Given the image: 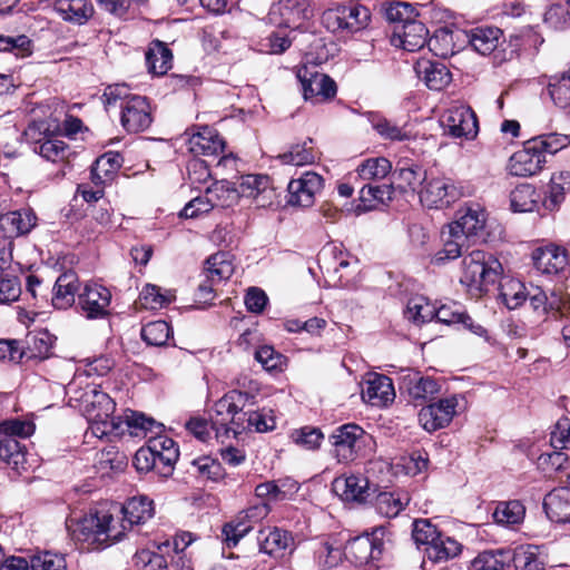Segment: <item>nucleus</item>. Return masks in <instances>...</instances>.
Segmentation results:
<instances>
[{
  "label": "nucleus",
  "mask_w": 570,
  "mask_h": 570,
  "mask_svg": "<svg viewBox=\"0 0 570 570\" xmlns=\"http://www.w3.org/2000/svg\"><path fill=\"white\" fill-rule=\"evenodd\" d=\"M114 510L122 514L115 519L110 510H95L85 517L67 521L73 540L82 543L85 549L102 550L120 541L127 530L134 525L145 524L155 514L154 502L146 495L132 497Z\"/></svg>",
  "instance_id": "f257e3e1"
},
{
  "label": "nucleus",
  "mask_w": 570,
  "mask_h": 570,
  "mask_svg": "<svg viewBox=\"0 0 570 570\" xmlns=\"http://www.w3.org/2000/svg\"><path fill=\"white\" fill-rule=\"evenodd\" d=\"M255 396L238 390L226 393L210 411V426L216 431V436L228 435L232 431L236 434L238 429H245L243 410L247 403L254 404Z\"/></svg>",
  "instance_id": "f03ea898"
},
{
  "label": "nucleus",
  "mask_w": 570,
  "mask_h": 570,
  "mask_svg": "<svg viewBox=\"0 0 570 570\" xmlns=\"http://www.w3.org/2000/svg\"><path fill=\"white\" fill-rule=\"evenodd\" d=\"M502 272V265L495 257L476 249L463 257L460 282L473 295H480L488 285L497 282Z\"/></svg>",
  "instance_id": "7ed1b4c3"
},
{
  "label": "nucleus",
  "mask_w": 570,
  "mask_h": 570,
  "mask_svg": "<svg viewBox=\"0 0 570 570\" xmlns=\"http://www.w3.org/2000/svg\"><path fill=\"white\" fill-rule=\"evenodd\" d=\"M338 462H351L363 456L364 448L373 443V438L354 423L341 425L330 436Z\"/></svg>",
  "instance_id": "20e7f679"
},
{
  "label": "nucleus",
  "mask_w": 570,
  "mask_h": 570,
  "mask_svg": "<svg viewBox=\"0 0 570 570\" xmlns=\"http://www.w3.org/2000/svg\"><path fill=\"white\" fill-rule=\"evenodd\" d=\"M399 385L401 392L406 394L415 406L431 401L441 390L438 380L411 368L401 371Z\"/></svg>",
  "instance_id": "39448f33"
},
{
  "label": "nucleus",
  "mask_w": 570,
  "mask_h": 570,
  "mask_svg": "<svg viewBox=\"0 0 570 570\" xmlns=\"http://www.w3.org/2000/svg\"><path fill=\"white\" fill-rule=\"evenodd\" d=\"M312 17L313 10L307 0H279L268 13L272 23L291 29V32L302 29Z\"/></svg>",
  "instance_id": "423d86ee"
},
{
  "label": "nucleus",
  "mask_w": 570,
  "mask_h": 570,
  "mask_svg": "<svg viewBox=\"0 0 570 570\" xmlns=\"http://www.w3.org/2000/svg\"><path fill=\"white\" fill-rule=\"evenodd\" d=\"M69 401L77 403L73 405L80 409L87 420H107V417L112 416L116 409L114 400L95 385H88L79 395L76 391L75 396H70Z\"/></svg>",
  "instance_id": "0eeeda50"
},
{
  "label": "nucleus",
  "mask_w": 570,
  "mask_h": 570,
  "mask_svg": "<svg viewBox=\"0 0 570 570\" xmlns=\"http://www.w3.org/2000/svg\"><path fill=\"white\" fill-rule=\"evenodd\" d=\"M296 77L301 82L305 100L320 104L334 98L336 95L335 81L325 73L302 67L297 70Z\"/></svg>",
  "instance_id": "6e6552de"
},
{
  "label": "nucleus",
  "mask_w": 570,
  "mask_h": 570,
  "mask_svg": "<svg viewBox=\"0 0 570 570\" xmlns=\"http://www.w3.org/2000/svg\"><path fill=\"white\" fill-rule=\"evenodd\" d=\"M419 194L421 203L430 208L449 206L464 195L461 186L445 177L426 180Z\"/></svg>",
  "instance_id": "1a4fd4ad"
},
{
  "label": "nucleus",
  "mask_w": 570,
  "mask_h": 570,
  "mask_svg": "<svg viewBox=\"0 0 570 570\" xmlns=\"http://www.w3.org/2000/svg\"><path fill=\"white\" fill-rule=\"evenodd\" d=\"M458 404V396L452 395L423 406L417 414L420 425L430 433L445 428L456 414Z\"/></svg>",
  "instance_id": "9d476101"
},
{
  "label": "nucleus",
  "mask_w": 570,
  "mask_h": 570,
  "mask_svg": "<svg viewBox=\"0 0 570 570\" xmlns=\"http://www.w3.org/2000/svg\"><path fill=\"white\" fill-rule=\"evenodd\" d=\"M121 126L128 132L144 131L153 122L150 106L146 97L132 96L120 105Z\"/></svg>",
  "instance_id": "9b49d317"
},
{
  "label": "nucleus",
  "mask_w": 570,
  "mask_h": 570,
  "mask_svg": "<svg viewBox=\"0 0 570 570\" xmlns=\"http://www.w3.org/2000/svg\"><path fill=\"white\" fill-rule=\"evenodd\" d=\"M532 139L527 141L524 147L515 153L509 159L507 169L510 175L515 177H530L537 175L546 164L544 155L539 151Z\"/></svg>",
  "instance_id": "f8f14e48"
},
{
  "label": "nucleus",
  "mask_w": 570,
  "mask_h": 570,
  "mask_svg": "<svg viewBox=\"0 0 570 570\" xmlns=\"http://www.w3.org/2000/svg\"><path fill=\"white\" fill-rule=\"evenodd\" d=\"M322 176L306 171L299 178L289 181L287 203L291 206L309 207L314 204L315 195L322 189Z\"/></svg>",
  "instance_id": "ddd939ff"
},
{
  "label": "nucleus",
  "mask_w": 570,
  "mask_h": 570,
  "mask_svg": "<svg viewBox=\"0 0 570 570\" xmlns=\"http://www.w3.org/2000/svg\"><path fill=\"white\" fill-rule=\"evenodd\" d=\"M43 124L29 125L24 130V136L28 141L36 144L35 151L45 159L58 163L66 159L68 155L67 144L59 138L48 137L41 131Z\"/></svg>",
  "instance_id": "4468645a"
},
{
  "label": "nucleus",
  "mask_w": 570,
  "mask_h": 570,
  "mask_svg": "<svg viewBox=\"0 0 570 570\" xmlns=\"http://www.w3.org/2000/svg\"><path fill=\"white\" fill-rule=\"evenodd\" d=\"M442 124L453 137L474 138L478 134V120L474 111L466 106H454L446 110Z\"/></svg>",
  "instance_id": "2eb2a0df"
},
{
  "label": "nucleus",
  "mask_w": 570,
  "mask_h": 570,
  "mask_svg": "<svg viewBox=\"0 0 570 570\" xmlns=\"http://www.w3.org/2000/svg\"><path fill=\"white\" fill-rule=\"evenodd\" d=\"M111 294L106 287L88 283L78 293V306L87 318H100L107 315Z\"/></svg>",
  "instance_id": "dca6fc26"
},
{
  "label": "nucleus",
  "mask_w": 570,
  "mask_h": 570,
  "mask_svg": "<svg viewBox=\"0 0 570 570\" xmlns=\"http://www.w3.org/2000/svg\"><path fill=\"white\" fill-rule=\"evenodd\" d=\"M361 395L372 406H386L395 397L392 380L383 374L371 373L362 384Z\"/></svg>",
  "instance_id": "f3484780"
},
{
  "label": "nucleus",
  "mask_w": 570,
  "mask_h": 570,
  "mask_svg": "<svg viewBox=\"0 0 570 570\" xmlns=\"http://www.w3.org/2000/svg\"><path fill=\"white\" fill-rule=\"evenodd\" d=\"M487 213L480 204H469L462 209L461 216L450 224V230L468 236V240L473 244L476 238L482 236L485 227Z\"/></svg>",
  "instance_id": "a211bd4d"
},
{
  "label": "nucleus",
  "mask_w": 570,
  "mask_h": 570,
  "mask_svg": "<svg viewBox=\"0 0 570 570\" xmlns=\"http://www.w3.org/2000/svg\"><path fill=\"white\" fill-rule=\"evenodd\" d=\"M393 33L401 39L403 49L412 52L422 49L426 43L430 49H434L440 37L435 35L428 40L429 30L415 18L409 23L395 26Z\"/></svg>",
  "instance_id": "6ab92c4d"
},
{
  "label": "nucleus",
  "mask_w": 570,
  "mask_h": 570,
  "mask_svg": "<svg viewBox=\"0 0 570 570\" xmlns=\"http://www.w3.org/2000/svg\"><path fill=\"white\" fill-rule=\"evenodd\" d=\"M187 147L195 156H219L224 153L225 142L216 129L203 126L190 135Z\"/></svg>",
  "instance_id": "aec40b11"
},
{
  "label": "nucleus",
  "mask_w": 570,
  "mask_h": 570,
  "mask_svg": "<svg viewBox=\"0 0 570 570\" xmlns=\"http://www.w3.org/2000/svg\"><path fill=\"white\" fill-rule=\"evenodd\" d=\"M534 267L542 274L554 275L568 266V256L563 248L556 245L538 247L532 253Z\"/></svg>",
  "instance_id": "412c9836"
},
{
  "label": "nucleus",
  "mask_w": 570,
  "mask_h": 570,
  "mask_svg": "<svg viewBox=\"0 0 570 570\" xmlns=\"http://www.w3.org/2000/svg\"><path fill=\"white\" fill-rule=\"evenodd\" d=\"M332 488L344 501L365 502L371 497L368 481L361 475L338 476L333 481Z\"/></svg>",
  "instance_id": "4be33fe9"
},
{
  "label": "nucleus",
  "mask_w": 570,
  "mask_h": 570,
  "mask_svg": "<svg viewBox=\"0 0 570 570\" xmlns=\"http://www.w3.org/2000/svg\"><path fill=\"white\" fill-rule=\"evenodd\" d=\"M382 550V541L365 534L350 540L345 546L344 556L353 562L362 564L379 559Z\"/></svg>",
  "instance_id": "5701e85b"
},
{
  "label": "nucleus",
  "mask_w": 570,
  "mask_h": 570,
  "mask_svg": "<svg viewBox=\"0 0 570 570\" xmlns=\"http://www.w3.org/2000/svg\"><path fill=\"white\" fill-rule=\"evenodd\" d=\"M37 217L29 209L0 214V229L8 238L28 234L36 226Z\"/></svg>",
  "instance_id": "b1692460"
},
{
  "label": "nucleus",
  "mask_w": 570,
  "mask_h": 570,
  "mask_svg": "<svg viewBox=\"0 0 570 570\" xmlns=\"http://www.w3.org/2000/svg\"><path fill=\"white\" fill-rule=\"evenodd\" d=\"M442 242L443 247L432 257V263L435 265H443L459 258L472 245L468 240V236L456 233V230H450V225L448 232H442Z\"/></svg>",
  "instance_id": "393cba45"
},
{
  "label": "nucleus",
  "mask_w": 570,
  "mask_h": 570,
  "mask_svg": "<svg viewBox=\"0 0 570 570\" xmlns=\"http://www.w3.org/2000/svg\"><path fill=\"white\" fill-rule=\"evenodd\" d=\"M257 539L261 551L272 557H281L287 549L292 551L294 546L292 534L279 528L261 530Z\"/></svg>",
  "instance_id": "a878e982"
},
{
  "label": "nucleus",
  "mask_w": 570,
  "mask_h": 570,
  "mask_svg": "<svg viewBox=\"0 0 570 570\" xmlns=\"http://www.w3.org/2000/svg\"><path fill=\"white\" fill-rule=\"evenodd\" d=\"M543 509L551 521L570 523V488H559L549 492L544 497Z\"/></svg>",
  "instance_id": "bb28decb"
},
{
  "label": "nucleus",
  "mask_w": 570,
  "mask_h": 570,
  "mask_svg": "<svg viewBox=\"0 0 570 570\" xmlns=\"http://www.w3.org/2000/svg\"><path fill=\"white\" fill-rule=\"evenodd\" d=\"M79 292V281L73 272L61 274L52 289V305L57 309H66L75 304L76 293Z\"/></svg>",
  "instance_id": "cd10ccee"
},
{
  "label": "nucleus",
  "mask_w": 570,
  "mask_h": 570,
  "mask_svg": "<svg viewBox=\"0 0 570 570\" xmlns=\"http://www.w3.org/2000/svg\"><path fill=\"white\" fill-rule=\"evenodd\" d=\"M415 71L432 90H441L451 82L450 70L440 61L420 60L416 62Z\"/></svg>",
  "instance_id": "c85d7f7f"
},
{
  "label": "nucleus",
  "mask_w": 570,
  "mask_h": 570,
  "mask_svg": "<svg viewBox=\"0 0 570 570\" xmlns=\"http://www.w3.org/2000/svg\"><path fill=\"white\" fill-rule=\"evenodd\" d=\"M512 561L515 570H546L548 554L543 547L520 546L514 549Z\"/></svg>",
  "instance_id": "c756f323"
},
{
  "label": "nucleus",
  "mask_w": 570,
  "mask_h": 570,
  "mask_svg": "<svg viewBox=\"0 0 570 570\" xmlns=\"http://www.w3.org/2000/svg\"><path fill=\"white\" fill-rule=\"evenodd\" d=\"M55 10L65 21L76 24L86 23L94 14V7L87 0H57Z\"/></svg>",
  "instance_id": "7c9ffc66"
},
{
  "label": "nucleus",
  "mask_w": 570,
  "mask_h": 570,
  "mask_svg": "<svg viewBox=\"0 0 570 570\" xmlns=\"http://www.w3.org/2000/svg\"><path fill=\"white\" fill-rule=\"evenodd\" d=\"M146 63L149 72L163 76L173 66V52L165 42L153 40L146 51Z\"/></svg>",
  "instance_id": "2f4dec72"
},
{
  "label": "nucleus",
  "mask_w": 570,
  "mask_h": 570,
  "mask_svg": "<svg viewBox=\"0 0 570 570\" xmlns=\"http://www.w3.org/2000/svg\"><path fill=\"white\" fill-rule=\"evenodd\" d=\"M406 492H380L374 498L373 505L376 512L385 518H395L409 504Z\"/></svg>",
  "instance_id": "473e14b6"
},
{
  "label": "nucleus",
  "mask_w": 570,
  "mask_h": 570,
  "mask_svg": "<svg viewBox=\"0 0 570 570\" xmlns=\"http://www.w3.org/2000/svg\"><path fill=\"white\" fill-rule=\"evenodd\" d=\"M501 36L502 31L497 27H476L468 35L470 45L483 56L498 47Z\"/></svg>",
  "instance_id": "72a5a7b5"
},
{
  "label": "nucleus",
  "mask_w": 570,
  "mask_h": 570,
  "mask_svg": "<svg viewBox=\"0 0 570 570\" xmlns=\"http://www.w3.org/2000/svg\"><path fill=\"white\" fill-rule=\"evenodd\" d=\"M119 154L107 153L96 159L91 167V180L95 185H104L110 181L121 167Z\"/></svg>",
  "instance_id": "f704fd0d"
},
{
  "label": "nucleus",
  "mask_w": 570,
  "mask_h": 570,
  "mask_svg": "<svg viewBox=\"0 0 570 570\" xmlns=\"http://www.w3.org/2000/svg\"><path fill=\"white\" fill-rule=\"evenodd\" d=\"M540 195L530 184L518 185L510 194V206L513 212L528 213L539 210Z\"/></svg>",
  "instance_id": "c9c22d12"
},
{
  "label": "nucleus",
  "mask_w": 570,
  "mask_h": 570,
  "mask_svg": "<svg viewBox=\"0 0 570 570\" xmlns=\"http://www.w3.org/2000/svg\"><path fill=\"white\" fill-rule=\"evenodd\" d=\"M242 194L247 197H253L257 200L258 206H265L266 203L259 200V197L265 198V194L269 197L273 195V189L269 187V178L265 175H246L242 178L240 183Z\"/></svg>",
  "instance_id": "e433bc0d"
},
{
  "label": "nucleus",
  "mask_w": 570,
  "mask_h": 570,
  "mask_svg": "<svg viewBox=\"0 0 570 570\" xmlns=\"http://www.w3.org/2000/svg\"><path fill=\"white\" fill-rule=\"evenodd\" d=\"M460 552L461 544L456 540L450 537L443 538L441 534L433 544L425 549L426 557L433 562L448 561L456 557Z\"/></svg>",
  "instance_id": "4c0bfd02"
},
{
  "label": "nucleus",
  "mask_w": 570,
  "mask_h": 570,
  "mask_svg": "<svg viewBox=\"0 0 570 570\" xmlns=\"http://www.w3.org/2000/svg\"><path fill=\"white\" fill-rule=\"evenodd\" d=\"M234 273V266L228 258V254L218 252L209 256L205 263L206 278L222 282L228 279Z\"/></svg>",
  "instance_id": "58836bf2"
},
{
  "label": "nucleus",
  "mask_w": 570,
  "mask_h": 570,
  "mask_svg": "<svg viewBox=\"0 0 570 570\" xmlns=\"http://www.w3.org/2000/svg\"><path fill=\"white\" fill-rule=\"evenodd\" d=\"M525 509L518 500L499 502L493 512V519L498 524L513 525L524 518Z\"/></svg>",
  "instance_id": "ea45409f"
},
{
  "label": "nucleus",
  "mask_w": 570,
  "mask_h": 570,
  "mask_svg": "<svg viewBox=\"0 0 570 570\" xmlns=\"http://www.w3.org/2000/svg\"><path fill=\"white\" fill-rule=\"evenodd\" d=\"M174 294L165 291L159 286L147 284L140 292L138 303L146 309H159L171 303Z\"/></svg>",
  "instance_id": "a19ab883"
},
{
  "label": "nucleus",
  "mask_w": 570,
  "mask_h": 570,
  "mask_svg": "<svg viewBox=\"0 0 570 570\" xmlns=\"http://www.w3.org/2000/svg\"><path fill=\"white\" fill-rule=\"evenodd\" d=\"M313 139L308 138L303 144H296L291 149L278 156L281 161L285 165L304 166L313 164L316 159V154L312 145Z\"/></svg>",
  "instance_id": "79ce46f5"
},
{
  "label": "nucleus",
  "mask_w": 570,
  "mask_h": 570,
  "mask_svg": "<svg viewBox=\"0 0 570 570\" xmlns=\"http://www.w3.org/2000/svg\"><path fill=\"white\" fill-rule=\"evenodd\" d=\"M524 285L517 279L507 278L500 283V297L509 309L523 304L527 298Z\"/></svg>",
  "instance_id": "37998d69"
},
{
  "label": "nucleus",
  "mask_w": 570,
  "mask_h": 570,
  "mask_svg": "<svg viewBox=\"0 0 570 570\" xmlns=\"http://www.w3.org/2000/svg\"><path fill=\"white\" fill-rule=\"evenodd\" d=\"M206 194L214 207H229L238 199V191L226 180L215 181L206 188Z\"/></svg>",
  "instance_id": "c03bdc74"
},
{
  "label": "nucleus",
  "mask_w": 570,
  "mask_h": 570,
  "mask_svg": "<svg viewBox=\"0 0 570 570\" xmlns=\"http://www.w3.org/2000/svg\"><path fill=\"white\" fill-rule=\"evenodd\" d=\"M344 556L341 546L330 542L328 540L322 541L314 550V557L317 564L323 569H331L340 564Z\"/></svg>",
  "instance_id": "a18cd8bd"
},
{
  "label": "nucleus",
  "mask_w": 570,
  "mask_h": 570,
  "mask_svg": "<svg viewBox=\"0 0 570 570\" xmlns=\"http://www.w3.org/2000/svg\"><path fill=\"white\" fill-rule=\"evenodd\" d=\"M548 90L553 102L560 108L570 107V76L566 72L552 76Z\"/></svg>",
  "instance_id": "49530a36"
},
{
  "label": "nucleus",
  "mask_w": 570,
  "mask_h": 570,
  "mask_svg": "<svg viewBox=\"0 0 570 570\" xmlns=\"http://www.w3.org/2000/svg\"><path fill=\"white\" fill-rule=\"evenodd\" d=\"M392 165L389 159L370 158L363 161L358 168V176L364 180H380L387 176L391 171Z\"/></svg>",
  "instance_id": "de8ad7c7"
},
{
  "label": "nucleus",
  "mask_w": 570,
  "mask_h": 570,
  "mask_svg": "<svg viewBox=\"0 0 570 570\" xmlns=\"http://www.w3.org/2000/svg\"><path fill=\"white\" fill-rule=\"evenodd\" d=\"M435 306L425 297H413L406 305V316L416 324L434 320Z\"/></svg>",
  "instance_id": "09e8293b"
},
{
  "label": "nucleus",
  "mask_w": 570,
  "mask_h": 570,
  "mask_svg": "<svg viewBox=\"0 0 570 570\" xmlns=\"http://www.w3.org/2000/svg\"><path fill=\"white\" fill-rule=\"evenodd\" d=\"M171 330L166 321H155L142 326L141 338L153 346H163L167 343Z\"/></svg>",
  "instance_id": "8fccbe9b"
},
{
  "label": "nucleus",
  "mask_w": 570,
  "mask_h": 570,
  "mask_svg": "<svg viewBox=\"0 0 570 570\" xmlns=\"http://www.w3.org/2000/svg\"><path fill=\"white\" fill-rule=\"evenodd\" d=\"M373 129L383 138L392 141H404L410 138V134L393 121L381 117L374 116L371 119Z\"/></svg>",
  "instance_id": "3c124183"
},
{
  "label": "nucleus",
  "mask_w": 570,
  "mask_h": 570,
  "mask_svg": "<svg viewBox=\"0 0 570 570\" xmlns=\"http://www.w3.org/2000/svg\"><path fill=\"white\" fill-rule=\"evenodd\" d=\"M345 8V29L348 32H356L364 29L371 19L370 10L362 4L353 3L343 6Z\"/></svg>",
  "instance_id": "603ef678"
},
{
  "label": "nucleus",
  "mask_w": 570,
  "mask_h": 570,
  "mask_svg": "<svg viewBox=\"0 0 570 570\" xmlns=\"http://www.w3.org/2000/svg\"><path fill=\"white\" fill-rule=\"evenodd\" d=\"M535 141V146L544 155V159H547V155H554L559 150L568 147L570 145V136L563 134H548L541 135L532 139Z\"/></svg>",
  "instance_id": "864d4df0"
},
{
  "label": "nucleus",
  "mask_w": 570,
  "mask_h": 570,
  "mask_svg": "<svg viewBox=\"0 0 570 570\" xmlns=\"http://www.w3.org/2000/svg\"><path fill=\"white\" fill-rule=\"evenodd\" d=\"M132 564L137 570H166L165 557L149 549L137 551L132 558Z\"/></svg>",
  "instance_id": "5fc2aeb1"
},
{
  "label": "nucleus",
  "mask_w": 570,
  "mask_h": 570,
  "mask_svg": "<svg viewBox=\"0 0 570 570\" xmlns=\"http://www.w3.org/2000/svg\"><path fill=\"white\" fill-rule=\"evenodd\" d=\"M253 524L247 520H240V513L232 522L223 527V535L227 547L232 548L237 546L239 540L245 537L252 529Z\"/></svg>",
  "instance_id": "6e6d98bb"
},
{
  "label": "nucleus",
  "mask_w": 570,
  "mask_h": 570,
  "mask_svg": "<svg viewBox=\"0 0 570 570\" xmlns=\"http://www.w3.org/2000/svg\"><path fill=\"white\" fill-rule=\"evenodd\" d=\"M31 570H68L66 559L61 554L49 551L38 553L30 560Z\"/></svg>",
  "instance_id": "4d7b16f0"
},
{
  "label": "nucleus",
  "mask_w": 570,
  "mask_h": 570,
  "mask_svg": "<svg viewBox=\"0 0 570 570\" xmlns=\"http://www.w3.org/2000/svg\"><path fill=\"white\" fill-rule=\"evenodd\" d=\"M291 439L295 444L306 450H315L321 445L324 435L317 428L304 426L295 430L291 434Z\"/></svg>",
  "instance_id": "13d9d810"
},
{
  "label": "nucleus",
  "mask_w": 570,
  "mask_h": 570,
  "mask_svg": "<svg viewBox=\"0 0 570 570\" xmlns=\"http://www.w3.org/2000/svg\"><path fill=\"white\" fill-rule=\"evenodd\" d=\"M195 472L207 480L218 481L224 478L222 464L208 456H203L193 461Z\"/></svg>",
  "instance_id": "bf43d9fd"
},
{
  "label": "nucleus",
  "mask_w": 570,
  "mask_h": 570,
  "mask_svg": "<svg viewBox=\"0 0 570 570\" xmlns=\"http://www.w3.org/2000/svg\"><path fill=\"white\" fill-rule=\"evenodd\" d=\"M0 51H10L17 57H27L32 52L31 40L24 35L17 37L0 35Z\"/></svg>",
  "instance_id": "052dcab7"
},
{
  "label": "nucleus",
  "mask_w": 570,
  "mask_h": 570,
  "mask_svg": "<svg viewBox=\"0 0 570 570\" xmlns=\"http://www.w3.org/2000/svg\"><path fill=\"white\" fill-rule=\"evenodd\" d=\"M440 535V532L426 519L415 520L413 522L412 537L416 544L430 547Z\"/></svg>",
  "instance_id": "680f3d73"
},
{
  "label": "nucleus",
  "mask_w": 570,
  "mask_h": 570,
  "mask_svg": "<svg viewBox=\"0 0 570 570\" xmlns=\"http://www.w3.org/2000/svg\"><path fill=\"white\" fill-rule=\"evenodd\" d=\"M393 191L391 184H367L361 188L360 198L362 202L376 200L377 203L385 204L392 199Z\"/></svg>",
  "instance_id": "e2e57ef3"
},
{
  "label": "nucleus",
  "mask_w": 570,
  "mask_h": 570,
  "mask_svg": "<svg viewBox=\"0 0 570 570\" xmlns=\"http://www.w3.org/2000/svg\"><path fill=\"white\" fill-rule=\"evenodd\" d=\"M502 551L485 550L480 552L471 562V570H503L504 561L500 558Z\"/></svg>",
  "instance_id": "0e129e2a"
},
{
  "label": "nucleus",
  "mask_w": 570,
  "mask_h": 570,
  "mask_svg": "<svg viewBox=\"0 0 570 570\" xmlns=\"http://www.w3.org/2000/svg\"><path fill=\"white\" fill-rule=\"evenodd\" d=\"M434 318L443 324L466 323L470 317L465 315L460 305L455 303L443 304L435 307Z\"/></svg>",
  "instance_id": "69168bd1"
},
{
  "label": "nucleus",
  "mask_w": 570,
  "mask_h": 570,
  "mask_svg": "<svg viewBox=\"0 0 570 570\" xmlns=\"http://www.w3.org/2000/svg\"><path fill=\"white\" fill-rule=\"evenodd\" d=\"M385 18L395 26L409 23L415 18L414 8L405 2L392 3L385 10Z\"/></svg>",
  "instance_id": "338daca9"
},
{
  "label": "nucleus",
  "mask_w": 570,
  "mask_h": 570,
  "mask_svg": "<svg viewBox=\"0 0 570 570\" xmlns=\"http://www.w3.org/2000/svg\"><path fill=\"white\" fill-rule=\"evenodd\" d=\"M543 21L552 29H563L570 22V12L563 4L554 3L544 12Z\"/></svg>",
  "instance_id": "774afa93"
}]
</instances>
